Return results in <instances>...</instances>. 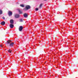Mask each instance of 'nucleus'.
Here are the masks:
<instances>
[{
  "mask_svg": "<svg viewBox=\"0 0 78 78\" xmlns=\"http://www.w3.org/2000/svg\"><path fill=\"white\" fill-rule=\"evenodd\" d=\"M30 8H31L30 6L28 5H26V8L23 9V10H24V11H27L28 9H30Z\"/></svg>",
  "mask_w": 78,
  "mask_h": 78,
  "instance_id": "f257e3e1",
  "label": "nucleus"
},
{
  "mask_svg": "<svg viewBox=\"0 0 78 78\" xmlns=\"http://www.w3.org/2000/svg\"><path fill=\"white\" fill-rule=\"evenodd\" d=\"M42 4H41L39 6V8H41L42 7Z\"/></svg>",
  "mask_w": 78,
  "mask_h": 78,
  "instance_id": "ddd939ff",
  "label": "nucleus"
},
{
  "mask_svg": "<svg viewBox=\"0 0 78 78\" xmlns=\"http://www.w3.org/2000/svg\"><path fill=\"white\" fill-rule=\"evenodd\" d=\"M10 56H11V55H10Z\"/></svg>",
  "mask_w": 78,
  "mask_h": 78,
  "instance_id": "5701e85b",
  "label": "nucleus"
},
{
  "mask_svg": "<svg viewBox=\"0 0 78 78\" xmlns=\"http://www.w3.org/2000/svg\"><path fill=\"white\" fill-rule=\"evenodd\" d=\"M24 17H28V14L26 13H25L24 14Z\"/></svg>",
  "mask_w": 78,
  "mask_h": 78,
  "instance_id": "0eeeda50",
  "label": "nucleus"
},
{
  "mask_svg": "<svg viewBox=\"0 0 78 78\" xmlns=\"http://www.w3.org/2000/svg\"><path fill=\"white\" fill-rule=\"evenodd\" d=\"M8 14L9 16H10V11H9L8 12Z\"/></svg>",
  "mask_w": 78,
  "mask_h": 78,
  "instance_id": "f8f14e48",
  "label": "nucleus"
},
{
  "mask_svg": "<svg viewBox=\"0 0 78 78\" xmlns=\"http://www.w3.org/2000/svg\"><path fill=\"white\" fill-rule=\"evenodd\" d=\"M0 47H1V48H3V45H2V44H0Z\"/></svg>",
  "mask_w": 78,
  "mask_h": 78,
  "instance_id": "dca6fc26",
  "label": "nucleus"
},
{
  "mask_svg": "<svg viewBox=\"0 0 78 78\" xmlns=\"http://www.w3.org/2000/svg\"><path fill=\"white\" fill-rule=\"evenodd\" d=\"M18 11L20 14H22V11H21L20 10H19Z\"/></svg>",
  "mask_w": 78,
  "mask_h": 78,
  "instance_id": "9d476101",
  "label": "nucleus"
},
{
  "mask_svg": "<svg viewBox=\"0 0 78 78\" xmlns=\"http://www.w3.org/2000/svg\"><path fill=\"white\" fill-rule=\"evenodd\" d=\"M6 44L7 45H10V40H9L7 41V43H6Z\"/></svg>",
  "mask_w": 78,
  "mask_h": 78,
  "instance_id": "7ed1b4c3",
  "label": "nucleus"
},
{
  "mask_svg": "<svg viewBox=\"0 0 78 78\" xmlns=\"http://www.w3.org/2000/svg\"><path fill=\"white\" fill-rule=\"evenodd\" d=\"M10 28H14V24H10Z\"/></svg>",
  "mask_w": 78,
  "mask_h": 78,
  "instance_id": "423d86ee",
  "label": "nucleus"
},
{
  "mask_svg": "<svg viewBox=\"0 0 78 78\" xmlns=\"http://www.w3.org/2000/svg\"><path fill=\"white\" fill-rule=\"evenodd\" d=\"M1 24L2 25H5V22L4 21L2 22L1 23Z\"/></svg>",
  "mask_w": 78,
  "mask_h": 78,
  "instance_id": "1a4fd4ad",
  "label": "nucleus"
},
{
  "mask_svg": "<svg viewBox=\"0 0 78 78\" xmlns=\"http://www.w3.org/2000/svg\"><path fill=\"white\" fill-rule=\"evenodd\" d=\"M23 30V27L22 26H20L19 28V30L20 31H22Z\"/></svg>",
  "mask_w": 78,
  "mask_h": 78,
  "instance_id": "f03ea898",
  "label": "nucleus"
},
{
  "mask_svg": "<svg viewBox=\"0 0 78 78\" xmlns=\"http://www.w3.org/2000/svg\"><path fill=\"white\" fill-rule=\"evenodd\" d=\"M36 11H38V8H37L36 9Z\"/></svg>",
  "mask_w": 78,
  "mask_h": 78,
  "instance_id": "6ab92c4d",
  "label": "nucleus"
},
{
  "mask_svg": "<svg viewBox=\"0 0 78 78\" xmlns=\"http://www.w3.org/2000/svg\"><path fill=\"white\" fill-rule=\"evenodd\" d=\"M10 23L11 24H14V20L12 19L10 20Z\"/></svg>",
  "mask_w": 78,
  "mask_h": 78,
  "instance_id": "20e7f679",
  "label": "nucleus"
},
{
  "mask_svg": "<svg viewBox=\"0 0 78 78\" xmlns=\"http://www.w3.org/2000/svg\"><path fill=\"white\" fill-rule=\"evenodd\" d=\"M2 18H3L4 20L5 19V17H4V16H3V17H2Z\"/></svg>",
  "mask_w": 78,
  "mask_h": 78,
  "instance_id": "a211bd4d",
  "label": "nucleus"
},
{
  "mask_svg": "<svg viewBox=\"0 0 78 78\" xmlns=\"http://www.w3.org/2000/svg\"><path fill=\"white\" fill-rule=\"evenodd\" d=\"M14 46V43H11L10 44V47H12Z\"/></svg>",
  "mask_w": 78,
  "mask_h": 78,
  "instance_id": "6e6552de",
  "label": "nucleus"
},
{
  "mask_svg": "<svg viewBox=\"0 0 78 78\" xmlns=\"http://www.w3.org/2000/svg\"><path fill=\"white\" fill-rule=\"evenodd\" d=\"M8 51L9 52V53H10V49H9Z\"/></svg>",
  "mask_w": 78,
  "mask_h": 78,
  "instance_id": "aec40b11",
  "label": "nucleus"
},
{
  "mask_svg": "<svg viewBox=\"0 0 78 78\" xmlns=\"http://www.w3.org/2000/svg\"><path fill=\"white\" fill-rule=\"evenodd\" d=\"M20 6L21 7H24V5H20Z\"/></svg>",
  "mask_w": 78,
  "mask_h": 78,
  "instance_id": "f3484780",
  "label": "nucleus"
},
{
  "mask_svg": "<svg viewBox=\"0 0 78 78\" xmlns=\"http://www.w3.org/2000/svg\"><path fill=\"white\" fill-rule=\"evenodd\" d=\"M20 16L19 15L16 14L15 15V18H19V17Z\"/></svg>",
  "mask_w": 78,
  "mask_h": 78,
  "instance_id": "39448f33",
  "label": "nucleus"
},
{
  "mask_svg": "<svg viewBox=\"0 0 78 78\" xmlns=\"http://www.w3.org/2000/svg\"><path fill=\"white\" fill-rule=\"evenodd\" d=\"M12 12L11 11H10V16H12Z\"/></svg>",
  "mask_w": 78,
  "mask_h": 78,
  "instance_id": "9b49d317",
  "label": "nucleus"
},
{
  "mask_svg": "<svg viewBox=\"0 0 78 78\" xmlns=\"http://www.w3.org/2000/svg\"><path fill=\"white\" fill-rule=\"evenodd\" d=\"M20 22H23V20H22V19H20Z\"/></svg>",
  "mask_w": 78,
  "mask_h": 78,
  "instance_id": "2eb2a0df",
  "label": "nucleus"
},
{
  "mask_svg": "<svg viewBox=\"0 0 78 78\" xmlns=\"http://www.w3.org/2000/svg\"><path fill=\"white\" fill-rule=\"evenodd\" d=\"M10 42H11V41H10Z\"/></svg>",
  "mask_w": 78,
  "mask_h": 78,
  "instance_id": "b1692460",
  "label": "nucleus"
},
{
  "mask_svg": "<svg viewBox=\"0 0 78 78\" xmlns=\"http://www.w3.org/2000/svg\"><path fill=\"white\" fill-rule=\"evenodd\" d=\"M2 14V11L1 10H0V14Z\"/></svg>",
  "mask_w": 78,
  "mask_h": 78,
  "instance_id": "4468645a",
  "label": "nucleus"
},
{
  "mask_svg": "<svg viewBox=\"0 0 78 78\" xmlns=\"http://www.w3.org/2000/svg\"><path fill=\"white\" fill-rule=\"evenodd\" d=\"M45 0V1H46V0Z\"/></svg>",
  "mask_w": 78,
  "mask_h": 78,
  "instance_id": "4be33fe9",
  "label": "nucleus"
},
{
  "mask_svg": "<svg viewBox=\"0 0 78 78\" xmlns=\"http://www.w3.org/2000/svg\"><path fill=\"white\" fill-rule=\"evenodd\" d=\"M12 51L11 50H10V53H11Z\"/></svg>",
  "mask_w": 78,
  "mask_h": 78,
  "instance_id": "412c9836",
  "label": "nucleus"
}]
</instances>
